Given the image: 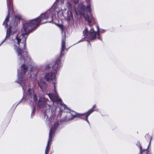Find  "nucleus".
I'll return each instance as SVG.
<instances>
[{
  "label": "nucleus",
  "instance_id": "1",
  "mask_svg": "<svg viewBox=\"0 0 154 154\" xmlns=\"http://www.w3.org/2000/svg\"><path fill=\"white\" fill-rule=\"evenodd\" d=\"M49 18L51 20L46 21L41 24L47 22L52 23L53 20V15L51 12L49 10L42 13L38 17L32 20L24 21L23 23V30L24 32L21 35V38H18L17 35L15 37L17 41L18 48L17 46L14 48L16 50L17 55V62L19 65L24 64L30 66V70L33 68L34 63L31 60L28 54L27 50L26 48V41L28 35L32 31L34 30L40 24L41 21L43 20H47Z\"/></svg>",
  "mask_w": 154,
  "mask_h": 154
},
{
  "label": "nucleus",
  "instance_id": "2",
  "mask_svg": "<svg viewBox=\"0 0 154 154\" xmlns=\"http://www.w3.org/2000/svg\"><path fill=\"white\" fill-rule=\"evenodd\" d=\"M21 65V70L19 71L18 69L17 73L18 79L16 81V82L20 84L22 88L23 92V97L18 102H16L13 104L12 107H15V108L21 102L23 98L24 97V94L25 91L26 90L27 88V78L25 76V74L26 72L28 69L30 71H32L34 69V68L32 70H30V68L28 65H25L23 64H20ZM34 67V66H33ZM34 67H33L34 68Z\"/></svg>",
  "mask_w": 154,
  "mask_h": 154
},
{
  "label": "nucleus",
  "instance_id": "3",
  "mask_svg": "<svg viewBox=\"0 0 154 154\" xmlns=\"http://www.w3.org/2000/svg\"><path fill=\"white\" fill-rule=\"evenodd\" d=\"M7 4L8 10V14L3 22V25L5 26L7 28V30L8 29L10 30V34H11V30L13 26H17V24L20 22L21 17L20 15H15L14 17L13 18V19L11 21L9 27H8V23L9 21L10 13L13 11L12 0H7Z\"/></svg>",
  "mask_w": 154,
  "mask_h": 154
},
{
  "label": "nucleus",
  "instance_id": "4",
  "mask_svg": "<svg viewBox=\"0 0 154 154\" xmlns=\"http://www.w3.org/2000/svg\"><path fill=\"white\" fill-rule=\"evenodd\" d=\"M90 2L88 3L86 6H85L83 4H80L79 5L78 8V10L80 14L84 16L85 20L87 21L89 25L91 27V23L94 21V17L92 16L91 13V9Z\"/></svg>",
  "mask_w": 154,
  "mask_h": 154
},
{
  "label": "nucleus",
  "instance_id": "5",
  "mask_svg": "<svg viewBox=\"0 0 154 154\" xmlns=\"http://www.w3.org/2000/svg\"><path fill=\"white\" fill-rule=\"evenodd\" d=\"M55 24L60 28L62 35L61 43V48L60 55V57H62L64 54L63 53V52L64 51L65 48V40L66 39V33L65 32L63 25L62 24L57 23H55Z\"/></svg>",
  "mask_w": 154,
  "mask_h": 154
},
{
  "label": "nucleus",
  "instance_id": "6",
  "mask_svg": "<svg viewBox=\"0 0 154 154\" xmlns=\"http://www.w3.org/2000/svg\"><path fill=\"white\" fill-rule=\"evenodd\" d=\"M97 31H95L94 29L91 28L89 31L87 28H86L83 31V36L86 38L91 40H94L96 38Z\"/></svg>",
  "mask_w": 154,
  "mask_h": 154
},
{
  "label": "nucleus",
  "instance_id": "7",
  "mask_svg": "<svg viewBox=\"0 0 154 154\" xmlns=\"http://www.w3.org/2000/svg\"><path fill=\"white\" fill-rule=\"evenodd\" d=\"M55 84L56 83L55 82H54V93H49L48 94V95L51 100L54 102V103H55L60 105H62V100L60 98H59L57 92Z\"/></svg>",
  "mask_w": 154,
  "mask_h": 154
},
{
  "label": "nucleus",
  "instance_id": "8",
  "mask_svg": "<svg viewBox=\"0 0 154 154\" xmlns=\"http://www.w3.org/2000/svg\"><path fill=\"white\" fill-rule=\"evenodd\" d=\"M66 6L68 8V10L67 11L64 16L67 18V21H70L71 20H73L74 18L73 15V13H74V11L72 10V5L68 2L66 3Z\"/></svg>",
  "mask_w": 154,
  "mask_h": 154
},
{
  "label": "nucleus",
  "instance_id": "9",
  "mask_svg": "<svg viewBox=\"0 0 154 154\" xmlns=\"http://www.w3.org/2000/svg\"><path fill=\"white\" fill-rule=\"evenodd\" d=\"M63 106L65 109H67L68 110V111H67V114L66 116V121H70L72 120L78 116L77 113L74 111L71 110L66 105L63 104Z\"/></svg>",
  "mask_w": 154,
  "mask_h": 154
},
{
  "label": "nucleus",
  "instance_id": "10",
  "mask_svg": "<svg viewBox=\"0 0 154 154\" xmlns=\"http://www.w3.org/2000/svg\"><path fill=\"white\" fill-rule=\"evenodd\" d=\"M37 84L42 91H45L47 89L48 85L43 78H41L37 81Z\"/></svg>",
  "mask_w": 154,
  "mask_h": 154
},
{
  "label": "nucleus",
  "instance_id": "11",
  "mask_svg": "<svg viewBox=\"0 0 154 154\" xmlns=\"http://www.w3.org/2000/svg\"><path fill=\"white\" fill-rule=\"evenodd\" d=\"M62 57H58L55 61V62L52 67V69L55 73H57L58 70L62 66L60 59Z\"/></svg>",
  "mask_w": 154,
  "mask_h": 154
},
{
  "label": "nucleus",
  "instance_id": "12",
  "mask_svg": "<svg viewBox=\"0 0 154 154\" xmlns=\"http://www.w3.org/2000/svg\"><path fill=\"white\" fill-rule=\"evenodd\" d=\"M56 73L53 72L47 73L45 76V80L47 82H50L55 79Z\"/></svg>",
  "mask_w": 154,
  "mask_h": 154
},
{
  "label": "nucleus",
  "instance_id": "13",
  "mask_svg": "<svg viewBox=\"0 0 154 154\" xmlns=\"http://www.w3.org/2000/svg\"><path fill=\"white\" fill-rule=\"evenodd\" d=\"M31 90L30 88H29L27 91L26 94L27 96H28V97H30L31 98L30 100L31 101H34L36 102L38 100L37 97L35 93H33L32 94L31 92L30 91Z\"/></svg>",
  "mask_w": 154,
  "mask_h": 154
},
{
  "label": "nucleus",
  "instance_id": "14",
  "mask_svg": "<svg viewBox=\"0 0 154 154\" xmlns=\"http://www.w3.org/2000/svg\"><path fill=\"white\" fill-rule=\"evenodd\" d=\"M48 101V99L45 98H40L38 103V106L39 108H43L45 106L47 105V102Z\"/></svg>",
  "mask_w": 154,
  "mask_h": 154
},
{
  "label": "nucleus",
  "instance_id": "15",
  "mask_svg": "<svg viewBox=\"0 0 154 154\" xmlns=\"http://www.w3.org/2000/svg\"><path fill=\"white\" fill-rule=\"evenodd\" d=\"M59 124L58 122H54L53 126L50 129L49 134L54 136L57 129L59 126Z\"/></svg>",
  "mask_w": 154,
  "mask_h": 154
},
{
  "label": "nucleus",
  "instance_id": "16",
  "mask_svg": "<svg viewBox=\"0 0 154 154\" xmlns=\"http://www.w3.org/2000/svg\"><path fill=\"white\" fill-rule=\"evenodd\" d=\"M56 11L57 12V16L58 17L63 16L67 20L66 17L64 16L65 14H63L64 11H65L64 10H63L61 8H59L58 10H56Z\"/></svg>",
  "mask_w": 154,
  "mask_h": 154
},
{
  "label": "nucleus",
  "instance_id": "17",
  "mask_svg": "<svg viewBox=\"0 0 154 154\" xmlns=\"http://www.w3.org/2000/svg\"><path fill=\"white\" fill-rule=\"evenodd\" d=\"M58 109L57 107L55 105H54L52 106V107L51 109V114L50 115L51 117H53L55 114L56 110Z\"/></svg>",
  "mask_w": 154,
  "mask_h": 154
},
{
  "label": "nucleus",
  "instance_id": "18",
  "mask_svg": "<svg viewBox=\"0 0 154 154\" xmlns=\"http://www.w3.org/2000/svg\"><path fill=\"white\" fill-rule=\"evenodd\" d=\"M53 137V136L49 134V138L48 140V142L47 143V145L46 146V147L50 148V146L51 145V144L52 142V139Z\"/></svg>",
  "mask_w": 154,
  "mask_h": 154
},
{
  "label": "nucleus",
  "instance_id": "19",
  "mask_svg": "<svg viewBox=\"0 0 154 154\" xmlns=\"http://www.w3.org/2000/svg\"><path fill=\"white\" fill-rule=\"evenodd\" d=\"M136 145L140 148V154H141L143 152V150L142 149V147L140 145V142H138L136 144ZM147 151V149L145 150V151L144 152L145 153V154H148V151Z\"/></svg>",
  "mask_w": 154,
  "mask_h": 154
},
{
  "label": "nucleus",
  "instance_id": "20",
  "mask_svg": "<svg viewBox=\"0 0 154 154\" xmlns=\"http://www.w3.org/2000/svg\"><path fill=\"white\" fill-rule=\"evenodd\" d=\"M10 30H7L6 31V36L5 38L4 39V40L2 41V42H1V43L0 44V46L2 44L5 42V40H6L7 38L9 37L10 36L11 34H10Z\"/></svg>",
  "mask_w": 154,
  "mask_h": 154
},
{
  "label": "nucleus",
  "instance_id": "21",
  "mask_svg": "<svg viewBox=\"0 0 154 154\" xmlns=\"http://www.w3.org/2000/svg\"><path fill=\"white\" fill-rule=\"evenodd\" d=\"M64 0H56L54 4H56V5H63L64 3Z\"/></svg>",
  "mask_w": 154,
  "mask_h": 154
},
{
  "label": "nucleus",
  "instance_id": "22",
  "mask_svg": "<svg viewBox=\"0 0 154 154\" xmlns=\"http://www.w3.org/2000/svg\"><path fill=\"white\" fill-rule=\"evenodd\" d=\"M87 114V112L83 114H77V115L78 116L77 117H80V118L82 119H83L84 120H85V115Z\"/></svg>",
  "mask_w": 154,
  "mask_h": 154
},
{
  "label": "nucleus",
  "instance_id": "23",
  "mask_svg": "<svg viewBox=\"0 0 154 154\" xmlns=\"http://www.w3.org/2000/svg\"><path fill=\"white\" fill-rule=\"evenodd\" d=\"M95 26L97 29V35H98V38L100 40H101V38H100V31L99 30V27L96 24Z\"/></svg>",
  "mask_w": 154,
  "mask_h": 154
},
{
  "label": "nucleus",
  "instance_id": "24",
  "mask_svg": "<svg viewBox=\"0 0 154 154\" xmlns=\"http://www.w3.org/2000/svg\"><path fill=\"white\" fill-rule=\"evenodd\" d=\"M145 138L147 140H150L149 143V146L151 144V140L152 139V137L149 134H146L145 136Z\"/></svg>",
  "mask_w": 154,
  "mask_h": 154
},
{
  "label": "nucleus",
  "instance_id": "25",
  "mask_svg": "<svg viewBox=\"0 0 154 154\" xmlns=\"http://www.w3.org/2000/svg\"><path fill=\"white\" fill-rule=\"evenodd\" d=\"M95 105L93 106V107L87 112V113L90 114H91L95 110L93 109L95 107Z\"/></svg>",
  "mask_w": 154,
  "mask_h": 154
},
{
  "label": "nucleus",
  "instance_id": "26",
  "mask_svg": "<svg viewBox=\"0 0 154 154\" xmlns=\"http://www.w3.org/2000/svg\"><path fill=\"white\" fill-rule=\"evenodd\" d=\"M90 115V114L87 113V114L85 115V120L88 123L89 125H90V123L88 120V117Z\"/></svg>",
  "mask_w": 154,
  "mask_h": 154
},
{
  "label": "nucleus",
  "instance_id": "27",
  "mask_svg": "<svg viewBox=\"0 0 154 154\" xmlns=\"http://www.w3.org/2000/svg\"><path fill=\"white\" fill-rule=\"evenodd\" d=\"M35 107L34 106H33L32 107V113H31V116H33L35 114Z\"/></svg>",
  "mask_w": 154,
  "mask_h": 154
},
{
  "label": "nucleus",
  "instance_id": "28",
  "mask_svg": "<svg viewBox=\"0 0 154 154\" xmlns=\"http://www.w3.org/2000/svg\"><path fill=\"white\" fill-rule=\"evenodd\" d=\"M86 38L85 37V36H84V37L81 40H79V42H78L77 43H76V44H76L77 43H79L80 42H83V41H84L85 40V39H86Z\"/></svg>",
  "mask_w": 154,
  "mask_h": 154
},
{
  "label": "nucleus",
  "instance_id": "29",
  "mask_svg": "<svg viewBox=\"0 0 154 154\" xmlns=\"http://www.w3.org/2000/svg\"><path fill=\"white\" fill-rule=\"evenodd\" d=\"M50 148H47L46 147V149L45 150V154H48V151H49Z\"/></svg>",
  "mask_w": 154,
  "mask_h": 154
},
{
  "label": "nucleus",
  "instance_id": "30",
  "mask_svg": "<svg viewBox=\"0 0 154 154\" xmlns=\"http://www.w3.org/2000/svg\"><path fill=\"white\" fill-rule=\"evenodd\" d=\"M46 116H47V123L49 124L51 122L50 120V119L48 118V116L47 115H46Z\"/></svg>",
  "mask_w": 154,
  "mask_h": 154
},
{
  "label": "nucleus",
  "instance_id": "31",
  "mask_svg": "<svg viewBox=\"0 0 154 154\" xmlns=\"http://www.w3.org/2000/svg\"><path fill=\"white\" fill-rule=\"evenodd\" d=\"M73 1L75 4L78 3L79 2V0H73Z\"/></svg>",
  "mask_w": 154,
  "mask_h": 154
},
{
  "label": "nucleus",
  "instance_id": "32",
  "mask_svg": "<svg viewBox=\"0 0 154 154\" xmlns=\"http://www.w3.org/2000/svg\"><path fill=\"white\" fill-rule=\"evenodd\" d=\"M106 30L105 29H101L100 32L101 33H103L105 32L106 31Z\"/></svg>",
  "mask_w": 154,
  "mask_h": 154
},
{
  "label": "nucleus",
  "instance_id": "33",
  "mask_svg": "<svg viewBox=\"0 0 154 154\" xmlns=\"http://www.w3.org/2000/svg\"><path fill=\"white\" fill-rule=\"evenodd\" d=\"M50 67V66L49 65H47L46 66V68L47 69H48Z\"/></svg>",
  "mask_w": 154,
  "mask_h": 154
},
{
  "label": "nucleus",
  "instance_id": "34",
  "mask_svg": "<svg viewBox=\"0 0 154 154\" xmlns=\"http://www.w3.org/2000/svg\"><path fill=\"white\" fill-rule=\"evenodd\" d=\"M86 1H87L88 3H89L91 1V0H86Z\"/></svg>",
  "mask_w": 154,
  "mask_h": 154
},
{
  "label": "nucleus",
  "instance_id": "35",
  "mask_svg": "<svg viewBox=\"0 0 154 154\" xmlns=\"http://www.w3.org/2000/svg\"><path fill=\"white\" fill-rule=\"evenodd\" d=\"M75 12H76V14H77V15H78V13H77V12H76V11H75Z\"/></svg>",
  "mask_w": 154,
  "mask_h": 154
}]
</instances>
